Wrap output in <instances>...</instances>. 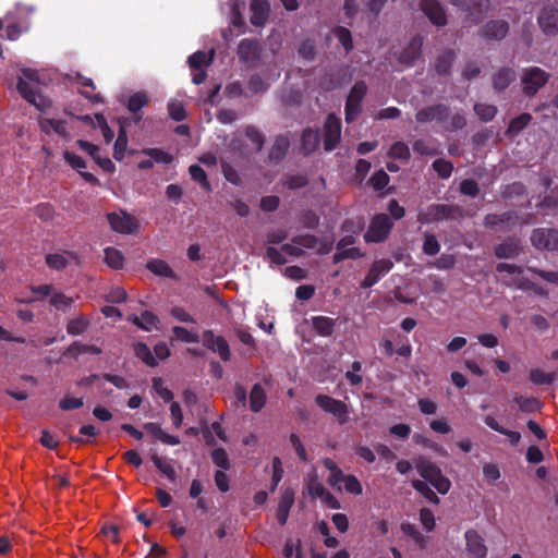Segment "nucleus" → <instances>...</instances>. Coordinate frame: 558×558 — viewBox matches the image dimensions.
<instances>
[{
	"label": "nucleus",
	"instance_id": "obj_16",
	"mask_svg": "<svg viewBox=\"0 0 558 558\" xmlns=\"http://www.w3.org/2000/svg\"><path fill=\"white\" fill-rule=\"evenodd\" d=\"M203 343L208 349L213 350L214 352H217L222 360H229V345L222 337L215 336L211 331H206L203 335Z\"/></svg>",
	"mask_w": 558,
	"mask_h": 558
},
{
	"label": "nucleus",
	"instance_id": "obj_59",
	"mask_svg": "<svg viewBox=\"0 0 558 558\" xmlns=\"http://www.w3.org/2000/svg\"><path fill=\"white\" fill-rule=\"evenodd\" d=\"M475 112L482 120L489 121L495 117L497 110L492 105L481 104L475 106Z\"/></svg>",
	"mask_w": 558,
	"mask_h": 558
},
{
	"label": "nucleus",
	"instance_id": "obj_29",
	"mask_svg": "<svg viewBox=\"0 0 558 558\" xmlns=\"http://www.w3.org/2000/svg\"><path fill=\"white\" fill-rule=\"evenodd\" d=\"M508 33V24L504 21H494L486 25L485 36L494 39H500Z\"/></svg>",
	"mask_w": 558,
	"mask_h": 558
},
{
	"label": "nucleus",
	"instance_id": "obj_46",
	"mask_svg": "<svg viewBox=\"0 0 558 558\" xmlns=\"http://www.w3.org/2000/svg\"><path fill=\"white\" fill-rule=\"evenodd\" d=\"M149 101L148 96L145 93H136L132 95L129 99V110L132 112H137Z\"/></svg>",
	"mask_w": 558,
	"mask_h": 558
},
{
	"label": "nucleus",
	"instance_id": "obj_61",
	"mask_svg": "<svg viewBox=\"0 0 558 558\" xmlns=\"http://www.w3.org/2000/svg\"><path fill=\"white\" fill-rule=\"evenodd\" d=\"M84 404L82 398H76L72 396H65L59 403L60 409L64 411L78 409Z\"/></svg>",
	"mask_w": 558,
	"mask_h": 558
},
{
	"label": "nucleus",
	"instance_id": "obj_6",
	"mask_svg": "<svg viewBox=\"0 0 558 558\" xmlns=\"http://www.w3.org/2000/svg\"><path fill=\"white\" fill-rule=\"evenodd\" d=\"M316 402L325 412L337 417L339 423L343 424L348 421L349 410L344 402L325 395H318L316 397Z\"/></svg>",
	"mask_w": 558,
	"mask_h": 558
},
{
	"label": "nucleus",
	"instance_id": "obj_21",
	"mask_svg": "<svg viewBox=\"0 0 558 558\" xmlns=\"http://www.w3.org/2000/svg\"><path fill=\"white\" fill-rule=\"evenodd\" d=\"M251 22L252 24L256 26H262L265 24L268 12H269V4L266 0H252L251 3Z\"/></svg>",
	"mask_w": 558,
	"mask_h": 558
},
{
	"label": "nucleus",
	"instance_id": "obj_45",
	"mask_svg": "<svg viewBox=\"0 0 558 558\" xmlns=\"http://www.w3.org/2000/svg\"><path fill=\"white\" fill-rule=\"evenodd\" d=\"M413 487L420 492L428 501L433 504H439L437 495L428 487V485L420 480L412 482Z\"/></svg>",
	"mask_w": 558,
	"mask_h": 558
},
{
	"label": "nucleus",
	"instance_id": "obj_42",
	"mask_svg": "<svg viewBox=\"0 0 558 558\" xmlns=\"http://www.w3.org/2000/svg\"><path fill=\"white\" fill-rule=\"evenodd\" d=\"M135 354L138 359H141L146 365L155 366L157 364L156 359L151 354L149 348L144 343H137L134 348Z\"/></svg>",
	"mask_w": 558,
	"mask_h": 558
},
{
	"label": "nucleus",
	"instance_id": "obj_44",
	"mask_svg": "<svg viewBox=\"0 0 558 558\" xmlns=\"http://www.w3.org/2000/svg\"><path fill=\"white\" fill-rule=\"evenodd\" d=\"M555 373H546L542 369H532L530 373V379L536 385L550 384L555 380Z\"/></svg>",
	"mask_w": 558,
	"mask_h": 558
},
{
	"label": "nucleus",
	"instance_id": "obj_60",
	"mask_svg": "<svg viewBox=\"0 0 558 558\" xmlns=\"http://www.w3.org/2000/svg\"><path fill=\"white\" fill-rule=\"evenodd\" d=\"M439 248L440 246L436 238L433 234H426L423 244V252L433 256L439 252Z\"/></svg>",
	"mask_w": 558,
	"mask_h": 558
},
{
	"label": "nucleus",
	"instance_id": "obj_31",
	"mask_svg": "<svg viewBox=\"0 0 558 558\" xmlns=\"http://www.w3.org/2000/svg\"><path fill=\"white\" fill-rule=\"evenodd\" d=\"M266 402V393L262 386L255 385L250 395V405L252 411H259Z\"/></svg>",
	"mask_w": 558,
	"mask_h": 558
},
{
	"label": "nucleus",
	"instance_id": "obj_58",
	"mask_svg": "<svg viewBox=\"0 0 558 558\" xmlns=\"http://www.w3.org/2000/svg\"><path fill=\"white\" fill-rule=\"evenodd\" d=\"M433 168L441 178H449L452 172V165L445 159H437L433 163Z\"/></svg>",
	"mask_w": 558,
	"mask_h": 558
},
{
	"label": "nucleus",
	"instance_id": "obj_24",
	"mask_svg": "<svg viewBox=\"0 0 558 558\" xmlns=\"http://www.w3.org/2000/svg\"><path fill=\"white\" fill-rule=\"evenodd\" d=\"M144 428H145V430L147 433H149L155 438H157L158 440H160L161 442H163L166 445L174 446V445H179L180 444V439L177 436H172V435L167 434L156 423H146L144 425Z\"/></svg>",
	"mask_w": 558,
	"mask_h": 558
},
{
	"label": "nucleus",
	"instance_id": "obj_10",
	"mask_svg": "<svg viewBox=\"0 0 558 558\" xmlns=\"http://www.w3.org/2000/svg\"><path fill=\"white\" fill-rule=\"evenodd\" d=\"M468 555L471 558H486L487 547L484 538L475 530H468L464 534Z\"/></svg>",
	"mask_w": 558,
	"mask_h": 558
},
{
	"label": "nucleus",
	"instance_id": "obj_14",
	"mask_svg": "<svg viewBox=\"0 0 558 558\" xmlns=\"http://www.w3.org/2000/svg\"><path fill=\"white\" fill-rule=\"evenodd\" d=\"M393 264L390 259L376 260L368 270L365 279L362 282V288H371L377 283L381 277L388 274Z\"/></svg>",
	"mask_w": 558,
	"mask_h": 558
},
{
	"label": "nucleus",
	"instance_id": "obj_64",
	"mask_svg": "<svg viewBox=\"0 0 558 558\" xmlns=\"http://www.w3.org/2000/svg\"><path fill=\"white\" fill-rule=\"evenodd\" d=\"M483 474L485 480L489 483H494L500 477L498 466L493 463H487L483 466Z\"/></svg>",
	"mask_w": 558,
	"mask_h": 558
},
{
	"label": "nucleus",
	"instance_id": "obj_33",
	"mask_svg": "<svg viewBox=\"0 0 558 558\" xmlns=\"http://www.w3.org/2000/svg\"><path fill=\"white\" fill-rule=\"evenodd\" d=\"M105 262L109 267L120 269L124 265V256L120 251L107 247L105 250Z\"/></svg>",
	"mask_w": 558,
	"mask_h": 558
},
{
	"label": "nucleus",
	"instance_id": "obj_19",
	"mask_svg": "<svg viewBox=\"0 0 558 558\" xmlns=\"http://www.w3.org/2000/svg\"><path fill=\"white\" fill-rule=\"evenodd\" d=\"M541 28L546 35H554L558 32V11L554 9L544 10L538 17Z\"/></svg>",
	"mask_w": 558,
	"mask_h": 558
},
{
	"label": "nucleus",
	"instance_id": "obj_7",
	"mask_svg": "<svg viewBox=\"0 0 558 558\" xmlns=\"http://www.w3.org/2000/svg\"><path fill=\"white\" fill-rule=\"evenodd\" d=\"M392 223L389 217L385 214L377 215L371 222L365 240L367 242H380L388 235Z\"/></svg>",
	"mask_w": 558,
	"mask_h": 558
},
{
	"label": "nucleus",
	"instance_id": "obj_26",
	"mask_svg": "<svg viewBox=\"0 0 558 558\" xmlns=\"http://www.w3.org/2000/svg\"><path fill=\"white\" fill-rule=\"evenodd\" d=\"M76 256L71 252L53 253L46 257V263L49 267L60 270L64 268L70 262L75 260Z\"/></svg>",
	"mask_w": 558,
	"mask_h": 558
},
{
	"label": "nucleus",
	"instance_id": "obj_23",
	"mask_svg": "<svg viewBox=\"0 0 558 558\" xmlns=\"http://www.w3.org/2000/svg\"><path fill=\"white\" fill-rule=\"evenodd\" d=\"M64 159L66 160V162L75 170H77L81 175L88 182L90 183H97L98 180L92 174V173H88V172H82V169H84L86 167L85 165V161L83 160L82 157L75 155L74 153H71L69 150H65L64 151Z\"/></svg>",
	"mask_w": 558,
	"mask_h": 558
},
{
	"label": "nucleus",
	"instance_id": "obj_40",
	"mask_svg": "<svg viewBox=\"0 0 558 558\" xmlns=\"http://www.w3.org/2000/svg\"><path fill=\"white\" fill-rule=\"evenodd\" d=\"M514 80L513 71L506 69L499 71L494 77V86L497 89L506 88Z\"/></svg>",
	"mask_w": 558,
	"mask_h": 558
},
{
	"label": "nucleus",
	"instance_id": "obj_35",
	"mask_svg": "<svg viewBox=\"0 0 558 558\" xmlns=\"http://www.w3.org/2000/svg\"><path fill=\"white\" fill-rule=\"evenodd\" d=\"M151 460L154 462V464L156 465V468L163 474L166 475L170 481H174L175 478V471H174V468L172 465V463L162 458V457H159L157 454H153L151 456Z\"/></svg>",
	"mask_w": 558,
	"mask_h": 558
},
{
	"label": "nucleus",
	"instance_id": "obj_43",
	"mask_svg": "<svg viewBox=\"0 0 558 558\" xmlns=\"http://www.w3.org/2000/svg\"><path fill=\"white\" fill-rule=\"evenodd\" d=\"M173 333L177 339L184 342H198V332L195 329H186L184 327H174Z\"/></svg>",
	"mask_w": 558,
	"mask_h": 558
},
{
	"label": "nucleus",
	"instance_id": "obj_15",
	"mask_svg": "<svg viewBox=\"0 0 558 558\" xmlns=\"http://www.w3.org/2000/svg\"><path fill=\"white\" fill-rule=\"evenodd\" d=\"M355 240L352 235L342 238L337 245V252L333 255V262L339 263L347 258L355 259L362 256L359 248L352 246Z\"/></svg>",
	"mask_w": 558,
	"mask_h": 558
},
{
	"label": "nucleus",
	"instance_id": "obj_5",
	"mask_svg": "<svg viewBox=\"0 0 558 558\" xmlns=\"http://www.w3.org/2000/svg\"><path fill=\"white\" fill-rule=\"evenodd\" d=\"M459 209L449 205H432L426 210L421 211L417 220L422 223H430L448 218H456Z\"/></svg>",
	"mask_w": 558,
	"mask_h": 558
},
{
	"label": "nucleus",
	"instance_id": "obj_56",
	"mask_svg": "<svg viewBox=\"0 0 558 558\" xmlns=\"http://www.w3.org/2000/svg\"><path fill=\"white\" fill-rule=\"evenodd\" d=\"M168 110L170 117L175 121H181L185 118L184 106L178 100L170 101L168 105Z\"/></svg>",
	"mask_w": 558,
	"mask_h": 558
},
{
	"label": "nucleus",
	"instance_id": "obj_38",
	"mask_svg": "<svg viewBox=\"0 0 558 558\" xmlns=\"http://www.w3.org/2000/svg\"><path fill=\"white\" fill-rule=\"evenodd\" d=\"M319 143V134L317 131L306 130L302 136V146L306 154L313 151Z\"/></svg>",
	"mask_w": 558,
	"mask_h": 558
},
{
	"label": "nucleus",
	"instance_id": "obj_25",
	"mask_svg": "<svg viewBox=\"0 0 558 558\" xmlns=\"http://www.w3.org/2000/svg\"><path fill=\"white\" fill-rule=\"evenodd\" d=\"M77 83L80 84V93L88 98L94 104H101L104 99L100 94L93 93L95 89L94 83L90 78L84 77L82 75H77Z\"/></svg>",
	"mask_w": 558,
	"mask_h": 558
},
{
	"label": "nucleus",
	"instance_id": "obj_34",
	"mask_svg": "<svg viewBox=\"0 0 558 558\" xmlns=\"http://www.w3.org/2000/svg\"><path fill=\"white\" fill-rule=\"evenodd\" d=\"M401 530L404 534L410 536L420 546V548H425L427 546L428 538L424 536L414 524L403 523L401 525Z\"/></svg>",
	"mask_w": 558,
	"mask_h": 558
},
{
	"label": "nucleus",
	"instance_id": "obj_22",
	"mask_svg": "<svg viewBox=\"0 0 558 558\" xmlns=\"http://www.w3.org/2000/svg\"><path fill=\"white\" fill-rule=\"evenodd\" d=\"M129 319L143 330L153 331L158 329L159 319L151 312H144L140 316L132 315Z\"/></svg>",
	"mask_w": 558,
	"mask_h": 558
},
{
	"label": "nucleus",
	"instance_id": "obj_55",
	"mask_svg": "<svg viewBox=\"0 0 558 558\" xmlns=\"http://www.w3.org/2000/svg\"><path fill=\"white\" fill-rule=\"evenodd\" d=\"M97 126L101 130L106 143H110L114 136L113 131L109 128L102 114H95Z\"/></svg>",
	"mask_w": 558,
	"mask_h": 558
},
{
	"label": "nucleus",
	"instance_id": "obj_62",
	"mask_svg": "<svg viewBox=\"0 0 558 558\" xmlns=\"http://www.w3.org/2000/svg\"><path fill=\"white\" fill-rule=\"evenodd\" d=\"M514 402L523 411H534L538 408V401L534 398H524L522 396H515Z\"/></svg>",
	"mask_w": 558,
	"mask_h": 558
},
{
	"label": "nucleus",
	"instance_id": "obj_1",
	"mask_svg": "<svg viewBox=\"0 0 558 558\" xmlns=\"http://www.w3.org/2000/svg\"><path fill=\"white\" fill-rule=\"evenodd\" d=\"M17 90L20 95L31 105L41 112L48 111L51 101L40 92L38 72L31 69H24L19 77Z\"/></svg>",
	"mask_w": 558,
	"mask_h": 558
},
{
	"label": "nucleus",
	"instance_id": "obj_49",
	"mask_svg": "<svg viewBox=\"0 0 558 558\" xmlns=\"http://www.w3.org/2000/svg\"><path fill=\"white\" fill-rule=\"evenodd\" d=\"M531 120L530 114H521L520 117L513 119L508 128V133L511 135L518 134L522 129H524Z\"/></svg>",
	"mask_w": 558,
	"mask_h": 558
},
{
	"label": "nucleus",
	"instance_id": "obj_54",
	"mask_svg": "<svg viewBox=\"0 0 558 558\" xmlns=\"http://www.w3.org/2000/svg\"><path fill=\"white\" fill-rule=\"evenodd\" d=\"M87 327V322L84 317H77L72 319L68 324V332L73 336L81 335L85 331Z\"/></svg>",
	"mask_w": 558,
	"mask_h": 558
},
{
	"label": "nucleus",
	"instance_id": "obj_17",
	"mask_svg": "<svg viewBox=\"0 0 558 558\" xmlns=\"http://www.w3.org/2000/svg\"><path fill=\"white\" fill-rule=\"evenodd\" d=\"M39 126L47 135L56 134L63 138H66L70 135L68 122L64 120L40 118Z\"/></svg>",
	"mask_w": 558,
	"mask_h": 558
},
{
	"label": "nucleus",
	"instance_id": "obj_36",
	"mask_svg": "<svg viewBox=\"0 0 558 558\" xmlns=\"http://www.w3.org/2000/svg\"><path fill=\"white\" fill-rule=\"evenodd\" d=\"M213 60V54L207 56L206 52L197 51L189 58V64L192 70H201L207 66Z\"/></svg>",
	"mask_w": 558,
	"mask_h": 558
},
{
	"label": "nucleus",
	"instance_id": "obj_27",
	"mask_svg": "<svg viewBox=\"0 0 558 558\" xmlns=\"http://www.w3.org/2000/svg\"><path fill=\"white\" fill-rule=\"evenodd\" d=\"M447 116V109L442 106L422 109L417 112L416 119L420 122H428L433 120L441 121Z\"/></svg>",
	"mask_w": 558,
	"mask_h": 558
},
{
	"label": "nucleus",
	"instance_id": "obj_57",
	"mask_svg": "<svg viewBox=\"0 0 558 558\" xmlns=\"http://www.w3.org/2000/svg\"><path fill=\"white\" fill-rule=\"evenodd\" d=\"M190 174L192 179L198 182L204 189L209 190V183L207 181L206 173L199 166H191Z\"/></svg>",
	"mask_w": 558,
	"mask_h": 558
},
{
	"label": "nucleus",
	"instance_id": "obj_4",
	"mask_svg": "<svg viewBox=\"0 0 558 558\" xmlns=\"http://www.w3.org/2000/svg\"><path fill=\"white\" fill-rule=\"evenodd\" d=\"M420 475L429 482L439 494H446L451 487L450 481L441 474V471L432 462L424 459L416 461Z\"/></svg>",
	"mask_w": 558,
	"mask_h": 558
},
{
	"label": "nucleus",
	"instance_id": "obj_50",
	"mask_svg": "<svg viewBox=\"0 0 558 558\" xmlns=\"http://www.w3.org/2000/svg\"><path fill=\"white\" fill-rule=\"evenodd\" d=\"M390 157L407 160L410 156L409 147L401 142L395 143L389 151Z\"/></svg>",
	"mask_w": 558,
	"mask_h": 558
},
{
	"label": "nucleus",
	"instance_id": "obj_8",
	"mask_svg": "<svg viewBox=\"0 0 558 558\" xmlns=\"http://www.w3.org/2000/svg\"><path fill=\"white\" fill-rule=\"evenodd\" d=\"M365 93H366V85L363 82H359L352 87V89L348 96L347 106H345L347 122L353 121L356 118V116L360 113V110H361L360 104H361V100L364 97Z\"/></svg>",
	"mask_w": 558,
	"mask_h": 558
},
{
	"label": "nucleus",
	"instance_id": "obj_37",
	"mask_svg": "<svg viewBox=\"0 0 558 558\" xmlns=\"http://www.w3.org/2000/svg\"><path fill=\"white\" fill-rule=\"evenodd\" d=\"M520 252V245L515 241H509L500 244L496 248V255L502 258H510Z\"/></svg>",
	"mask_w": 558,
	"mask_h": 558
},
{
	"label": "nucleus",
	"instance_id": "obj_51",
	"mask_svg": "<svg viewBox=\"0 0 558 558\" xmlns=\"http://www.w3.org/2000/svg\"><path fill=\"white\" fill-rule=\"evenodd\" d=\"M420 521L427 532H432L435 529V515L429 509L423 508L421 510Z\"/></svg>",
	"mask_w": 558,
	"mask_h": 558
},
{
	"label": "nucleus",
	"instance_id": "obj_39",
	"mask_svg": "<svg viewBox=\"0 0 558 558\" xmlns=\"http://www.w3.org/2000/svg\"><path fill=\"white\" fill-rule=\"evenodd\" d=\"M126 146H128V136H126V132L125 130L121 126L120 131H119V134H118V138L116 140V143H114V153H113V157L117 159V160H122L123 157H124V153H125V149H126Z\"/></svg>",
	"mask_w": 558,
	"mask_h": 558
},
{
	"label": "nucleus",
	"instance_id": "obj_28",
	"mask_svg": "<svg viewBox=\"0 0 558 558\" xmlns=\"http://www.w3.org/2000/svg\"><path fill=\"white\" fill-rule=\"evenodd\" d=\"M146 267L149 271H151L153 274H155L157 276H161V277H166V278L174 277L173 270L162 259H157V258L150 259L147 262Z\"/></svg>",
	"mask_w": 558,
	"mask_h": 558
},
{
	"label": "nucleus",
	"instance_id": "obj_41",
	"mask_svg": "<svg viewBox=\"0 0 558 558\" xmlns=\"http://www.w3.org/2000/svg\"><path fill=\"white\" fill-rule=\"evenodd\" d=\"M288 147H289L288 140L286 137H282V136L278 137L276 140V142L274 143V146H272L271 151L269 154V158L271 160H280L284 156Z\"/></svg>",
	"mask_w": 558,
	"mask_h": 558
},
{
	"label": "nucleus",
	"instance_id": "obj_53",
	"mask_svg": "<svg viewBox=\"0 0 558 558\" xmlns=\"http://www.w3.org/2000/svg\"><path fill=\"white\" fill-rule=\"evenodd\" d=\"M371 183L376 191H381L388 185L389 177L385 171L379 170L372 175Z\"/></svg>",
	"mask_w": 558,
	"mask_h": 558
},
{
	"label": "nucleus",
	"instance_id": "obj_2",
	"mask_svg": "<svg viewBox=\"0 0 558 558\" xmlns=\"http://www.w3.org/2000/svg\"><path fill=\"white\" fill-rule=\"evenodd\" d=\"M332 239L319 241L314 235L305 234L293 238L292 242L284 244L281 250L291 256L301 255L304 248L316 250L319 254H328L332 250Z\"/></svg>",
	"mask_w": 558,
	"mask_h": 558
},
{
	"label": "nucleus",
	"instance_id": "obj_47",
	"mask_svg": "<svg viewBox=\"0 0 558 558\" xmlns=\"http://www.w3.org/2000/svg\"><path fill=\"white\" fill-rule=\"evenodd\" d=\"M257 50V44L253 40L244 39L240 43L238 51L242 59L248 60L255 54Z\"/></svg>",
	"mask_w": 558,
	"mask_h": 558
},
{
	"label": "nucleus",
	"instance_id": "obj_20",
	"mask_svg": "<svg viewBox=\"0 0 558 558\" xmlns=\"http://www.w3.org/2000/svg\"><path fill=\"white\" fill-rule=\"evenodd\" d=\"M77 145L80 146L81 149H83L84 151H86L90 157H93L95 159V161L107 172H110L114 169V165L112 163V161L109 159V158H101L99 157L98 153H99V148L98 146L92 144V143H88L86 141H77Z\"/></svg>",
	"mask_w": 558,
	"mask_h": 558
},
{
	"label": "nucleus",
	"instance_id": "obj_9",
	"mask_svg": "<svg viewBox=\"0 0 558 558\" xmlns=\"http://www.w3.org/2000/svg\"><path fill=\"white\" fill-rule=\"evenodd\" d=\"M531 241L538 250H558V231L553 229H536L532 233Z\"/></svg>",
	"mask_w": 558,
	"mask_h": 558
},
{
	"label": "nucleus",
	"instance_id": "obj_11",
	"mask_svg": "<svg viewBox=\"0 0 558 558\" xmlns=\"http://www.w3.org/2000/svg\"><path fill=\"white\" fill-rule=\"evenodd\" d=\"M547 74L539 68H532L526 70L522 77V85L524 93L533 95L547 82Z\"/></svg>",
	"mask_w": 558,
	"mask_h": 558
},
{
	"label": "nucleus",
	"instance_id": "obj_48",
	"mask_svg": "<svg viewBox=\"0 0 558 558\" xmlns=\"http://www.w3.org/2000/svg\"><path fill=\"white\" fill-rule=\"evenodd\" d=\"M143 154L148 155L153 158V161L158 163H170L172 161V156L170 154L158 148L144 149Z\"/></svg>",
	"mask_w": 558,
	"mask_h": 558
},
{
	"label": "nucleus",
	"instance_id": "obj_3",
	"mask_svg": "<svg viewBox=\"0 0 558 558\" xmlns=\"http://www.w3.org/2000/svg\"><path fill=\"white\" fill-rule=\"evenodd\" d=\"M324 465L330 471L327 478L329 485L339 492H347L352 495H360L363 492L362 484L354 475H344L342 471L330 459L324 460Z\"/></svg>",
	"mask_w": 558,
	"mask_h": 558
},
{
	"label": "nucleus",
	"instance_id": "obj_13",
	"mask_svg": "<svg viewBox=\"0 0 558 558\" xmlns=\"http://www.w3.org/2000/svg\"><path fill=\"white\" fill-rule=\"evenodd\" d=\"M341 135L340 120L330 114L325 123L324 146L326 150H332L339 143Z\"/></svg>",
	"mask_w": 558,
	"mask_h": 558
},
{
	"label": "nucleus",
	"instance_id": "obj_18",
	"mask_svg": "<svg viewBox=\"0 0 558 558\" xmlns=\"http://www.w3.org/2000/svg\"><path fill=\"white\" fill-rule=\"evenodd\" d=\"M421 5L422 10L432 23L438 26L446 24L445 11L436 0H422Z\"/></svg>",
	"mask_w": 558,
	"mask_h": 558
},
{
	"label": "nucleus",
	"instance_id": "obj_12",
	"mask_svg": "<svg viewBox=\"0 0 558 558\" xmlns=\"http://www.w3.org/2000/svg\"><path fill=\"white\" fill-rule=\"evenodd\" d=\"M108 221L111 228L120 233H132L137 228L135 218L124 211L109 214Z\"/></svg>",
	"mask_w": 558,
	"mask_h": 558
},
{
	"label": "nucleus",
	"instance_id": "obj_52",
	"mask_svg": "<svg viewBox=\"0 0 558 558\" xmlns=\"http://www.w3.org/2000/svg\"><path fill=\"white\" fill-rule=\"evenodd\" d=\"M333 34L338 38V40L341 43V45L344 47L345 51H349L352 49L351 33L349 29H347L344 27H337L333 31Z\"/></svg>",
	"mask_w": 558,
	"mask_h": 558
},
{
	"label": "nucleus",
	"instance_id": "obj_30",
	"mask_svg": "<svg viewBox=\"0 0 558 558\" xmlns=\"http://www.w3.org/2000/svg\"><path fill=\"white\" fill-rule=\"evenodd\" d=\"M333 319L325 316H317L313 318V326L315 330L323 337H328L333 331Z\"/></svg>",
	"mask_w": 558,
	"mask_h": 558
},
{
	"label": "nucleus",
	"instance_id": "obj_32",
	"mask_svg": "<svg viewBox=\"0 0 558 558\" xmlns=\"http://www.w3.org/2000/svg\"><path fill=\"white\" fill-rule=\"evenodd\" d=\"M422 48V39L421 38H414L407 50L402 53L400 61L404 64H410L412 61H414L421 52Z\"/></svg>",
	"mask_w": 558,
	"mask_h": 558
},
{
	"label": "nucleus",
	"instance_id": "obj_63",
	"mask_svg": "<svg viewBox=\"0 0 558 558\" xmlns=\"http://www.w3.org/2000/svg\"><path fill=\"white\" fill-rule=\"evenodd\" d=\"M283 555L286 558H292L293 556H295V558H302L300 553V542L288 539L283 548Z\"/></svg>",
	"mask_w": 558,
	"mask_h": 558
}]
</instances>
